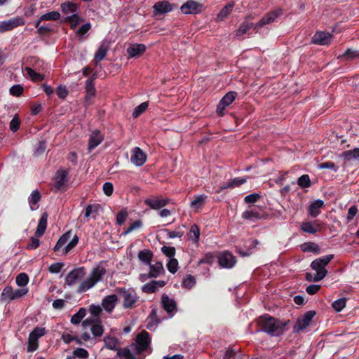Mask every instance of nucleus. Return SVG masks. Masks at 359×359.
I'll use <instances>...</instances> for the list:
<instances>
[{"label":"nucleus","instance_id":"f257e3e1","mask_svg":"<svg viewBox=\"0 0 359 359\" xmlns=\"http://www.w3.org/2000/svg\"><path fill=\"white\" fill-rule=\"evenodd\" d=\"M259 327L257 332H266L271 337H278L282 335L285 330L287 323L275 318L265 314L257 320Z\"/></svg>","mask_w":359,"mask_h":359},{"label":"nucleus","instance_id":"f03ea898","mask_svg":"<svg viewBox=\"0 0 359 359\" xmlns=\"http://www.w3.org/2000/svg\"><path fill=\"white\" fill-rule=\"evenodd\" d=\"M106 271L105 267L102 264L96 265L91 270L88 277L81 283L77 292L83 293L93 288L98 282L102 280Z\"/></svg>","mask_w":359,"mask_h":359},{"label":"nucleus","instance_id":"7ed1b4c3","mask_svg":"<svg viewBox=\"0 0 359 359\" xmlns=\"http://www.w3.org/2000/svg\"><path fill=\"white\" fill-rule=\"evenodd\" d=\"M334 258L333 255H327L316 259L313 260L310 266L316 272L313 277V281L318 282L323 280L327 274V271L325 266L332 261Z\"/></svg>","mask_w":359,"mask_h":359},{"label":"nucleus","instance_id":"20e7f679","mask_svg":"<svg viewBox=\"0 0 359 359\" xmlns=\"http://www.w3.org/2000/svg\"><path fill=\"white\" fill-rule=\"evenodd\" d=\"M116 291L123 299V307L124 309H132L135 307L139 297L133 289L116 288Z\"/></svg>","mask_w":359,"mask_h":359},{"label":"nucleus","instance_id":"39448f33","mask_svg":"<svg viewBox=\"0 0 359 359\" xmlns=\"http://www.w3.org/2000/svg\"><path fill=\"white\" fill-rule=\"evenodd\" d=\"M150 344L149 333L143 330L137 335L135 342L131 344L130 348L135 353H142L150 348Z\"/></svg>","mask_w":359,"mask_h":359},{"label":"nucleus","instance_id":"423d86ee","mask_svg":"<svg viewBox=\"0 0 359 359\" xmlns=\"http://www.w3.org/2000/svg\"><path fill=\"white\" fill-rule=\"evenodd\" d=\"M46 333L45 327H36L29 334L28 337L27 351L34 352L39 348V339Z\"/></svg>","mask_w":359,"mask_h":359},{"label":"nucleus","instance_id":"0eeeda50","mask_svg":"<svg viewBox=\"0 0 359 359\" xmlns=\"http://www.w3.org/2000/svg\"><path fill=\"white\" fill-rule=\"evenodd\" d=\"M84 327H90V331L94 337H101L104 332V327L100 319L87 318L82 323Z\"/></svg>","mask_w":359,"mask_h":359},{"label":"nucleus","instance_id":"6e6552de","mask_svg":"<svg viewBox=\"0 0 359 359\" xmlns=\"http://www.w3.org/2000/svg\"><path fill=\"white\" fill-rule=\"evenodd\" d=\"M69 172L67 170H58L54 177L53 187L55 191L66 190Z\"/></svg>","mask_w":359,"mask_h":359},{"label":"nucleus","instance_id":"1a4fd4ad","mask_svg":"<svg viewBox=\"0 0 359 359\" xmlns=\"http://www.w3.org/2000/svg\"><path fill=\"white\" fill-rule=\"evenodd\" d=\"M316 315L314 311H309L298 318L295 323L293 330L295 332H299L306 329L311 323L312 319Z\"/></svg>","mask_w":359,"mask_h":359},{"label":"nucleus","instance_id":"9d476101","mask_svg":"<svg viewBox=\"0 0 359 359\" xmlns=\"http://www.w3.org/2000/svg\"><path fill=\"white\" fill-rule=\"evenodd\" d=\"M203 5L194 0H189L180 7V11L183 14H198L203 11Z\"/></svg>","mask_w":359,"mask_h":359},{"label":"nucleus","instance_id":"9b49d317","mask_svg":"<svg viewBox=\"0 0 359 359\" xmlns=\"http://www.w3.org/2000/svg\"><path fill=\"white\" fill-rule=\"evenodd\" d=\"M86 274L84 267H79L71 271L66 276L65 281L67 285L72 286L81 280Z\"/></svg>","mask_w":359,"mask_h":359},{"label":"nucleus","instance_id":"f8f14e48","mask_svg":"<svg viewBox=\"0 0 359 359\" xmlns=\"http://www.w3.org/2000/svg\"><path fill=\"white\" fill-rule=\"evenodd\" d=\"M149 272L148 275H140V280L144 281L147 278H157L165 273V270L161 262H157L154 264H149Z\"/></svg>","mask_w":359,"mask_h":359},{"label":"nucleus","instance_id":"ddd939ff","mask_svg":"<svg viewBox=\"0 0 359 359\" xmlns=\"http://www.w3.org/2000/svg\"><path fill=\"white\" fill-rule=\"evenodd\" d=\"M22 297V288L14 290L11 286H6L2 293L1 299L4 301L10 302Z\"/></svg>","mask_w":359,"mask_h":359},{"label":"nucleus","instance_id":"4468645a","mask_svg":"<svg viewBox=\"0 0 359 359\" xmlns=\"http://www.w3.org/2000/svg\"><path fill=\"white\" fill-rule=\"evenodd\" d=\"M174 5L170 4L167 0L160 1L156 2L153 6L154 14L163 15L172 11L174 9Z\"/></svg>","mask_w":359,"mask_h":359},{"label":"nucleus","instance_id":"2eb2a0df","mask_svg":"<svg viewBox=\"0 0 359 359\" xmlns=\"http://www.w3.org/2000/svg\"><path fill=\"white\" fill-rule=\"evenodd\" d=\"M218 262L221 267L231 269L236 262L235 257L229 252H224L218 257Z\"/></svg>","mask_w":359,"mask_h":359},{"label":"nucleus","instance_id":"dca6fc26","mask_svg":"<svg viewBox=\"0 0 359 359\" xmlns=\"http://www.w3.org/2000/svg\"><path fill=\"white\" fill-rule=\"evenodd\" d=\"M281 10H278L266 14L257 23H255V30L258 32L260 27L273 22L275 19L281 14Z\"/></svg>","mask_w":359,"mask_h":359},{"label":"nucleus","instance_id":"f3484780","mask_svg":"<svg viewBox=\"0 0 359 359\" xmlns=\"http://www.w3.org/2000/svg\"><path fill=\"white\" fill-rule=\"evenodd\" d=\"M236 92H229L226 93L219 101L217 107V111L220 115L222 114V111L228 106H229L236 99Z\"/></svg>","mask_w":359,"mask_h":359},{"label":"nucleus","instance_id":"a211bd4d","mask_svg":"<svg viewBox=\"0 0 359 359\" xmlns=\"http://www.w3.org/2000/svg\"><path fill=\"white\" fill-rule=\"evenodd\" d=\"M22 25V19L20 18H11L0 23V33L11 31L14 28Z\"/></svg>","mask_w":359,"mask_h":359},{"label":"nucleus","instance_id":"6ab92c4d","mask_svg":"<svg viewBox=\"0 0 359 359\" xmlns=\"http://www.w3.org/2000/svg\"><path fill=\"white\" fill-rule=\"evenodd\" d=\"M161 304L164 310L170 315V317H172L177 311L175 301L168 295L163 294L161 297Z\"/></svg>","mask_w":359,"mask_h":359},{"label":"nucleus","instance_id":"aec40b11","mask_svg":"<svg viewBox=\"0 0 359 359\" xmlns=\"http://www.w3.org/2000/svg\"><path fill=\"white\" fill-rule=\"evenodd\" d=\"M118 302L116 294H110L104 297L102 300V307L107 313H111Z\"/></svg>","mask_w":359,"mask_h":359},{"label":"nucleus","instance_id":"412c9836","mask_svg":"<svg viewBox=\"0 0 359 359\" xmlns=\"http://www.w3.org/2000/svg\"><path fill=\"white\" fill-rule=\"evenodd\" d=\"M332 35L323 31L317 32L312 37V42L318 45H327L330 43Z\"/></svg>","mask_w":359,"mask_h":359},{"label":"nucleus","instance_id":"4be33fe9","mask_svg":"<svg viewBox=\"0 0 359 359\" xmlns=\"http://www.w3.org/2000/svg\"><path fill=\"white\" fill-rule=\"evenodd\" d=\"M147 160V156L139 147H135L133 150L130 161L136 166L142 165Z\"/></svg>","mask_w":359,"mask_h":359},{"label":"nucleus","instance_id":"5701e85b","mask_svg":"<svg viewBox=\"0 0 359 359\" xmlns=\"http://www.w3.org/2000/svg\"><path fill=\"white\" fill-rule=\"evenodd\" d=\"M103 135L101 134L100 130H93L88 140V150L91 151L103 141Z\"/></svg>","mask_w":359,"mask_h":359},{"label":"nucleus","instance_id":"b1692460","mask_svg":"<svg viewBox=\"0 0 359 359\" xmlns=\"http://www.w3.org/2000/svg\"><path fill=\"white\" fill-rule=\"evenodd\" d=\"M168 203V199L162 198H147L144 200V203L154 210H159L165 206Z\"/></svg>","mask_w":359,"mask_h":359},{"label":"nucleus","instance_id":"393cba45","mask_svg":"<svg viewBox=\"0 0 359 359\" xmlns=\"http://www.w3.org/2000/svg\"><path fill=\"white\" fill-rule=\"evenodd\" d=\"M146 48V46L142 43H134L131 44L126 51L130 57H135L143 54Z\"/></svg>","mask_w":359,"mask_h":359},{"label":"nucleus","instance_id":"a878e982","mask_svg":"<svg viewBox=\"0 0 359 359\" xmlns=\"http://www.w3.org/2000/svg\"><path fill=\"white\" fill-rule=\"evenodd\" d=\"M147 325L146 327L151 330L154 331L158 325L161 323V320L157 316V311L156 309H152L149 316L147 318Z\"/></svg>","mask_w":359,"mask_h":359},{"label":"nucleus","instance_id":"bb28decb","mask_svg":"<svg viewBox=\"0 0 359 359\" xmlns=\"http://www.w3.org/2000/svg\"><path fill=\"white\" fill-rule=\"evenodd\" d=\"M324 205V201L321 199L315 200L308 207V214L312 217H316L320 213V209Z\"/></svg>","mask_w":359,"mask_h":359},{"label":"nucleus","instance_id":"cd10ccee","mask_svg":"<svg viewBox=\"0 0 359 359\" xmlns=\"http://www.w3.org/2000/svg\"><path fill=\"white\" fill-rule=\"evenodd\" d=\"M165 284L164 280H152L142 286V291L146 293H154L158 288L163 287Z\"/></svg>","mask_w":359,"mask_h":359},{"label":"nucleus","instance_id":"c85d7f7f","mask_svg":"<svg viewBox=\"0 0 359 359\" xmlns=\"http://www.w3.org/2000/svg\"><path fill=\"white\" fill-rule=\"evenodd\" d=\"M60 8L62 14L65 15L66 17H69L72 14L77 13L79 7L77 4L72 2H65L60 5Z\"/></svg>","mask_w":359,"mask_h":359},{"label":"nucleus","instance_id":"c756f323","mask_svg":"<svg viewBox=\"0 0 359 359\" xmlns=\"http://www.w3.org/2000/svg\"><path fill=\"white\" fill-rule=\"evenodd\" d=\"M242 217L246 220L255 222L256 221L262 219L264 216L262 213H260L256 210H246L242 213Z\"/></svg>","mask_w":359,"mask_h":359},{"label":"nucleus","instance_id":"7c9ffc66","mask_svg":"<svg viewBox=\"0 0 359 359\" xmlns=\"http://www.w3.org/2000/svg\"><path fill=\"white\" fill-rule=\"evenodd\" d=\"M71 231H69L66 232L65 233L62 234L57 242L56 243L55 245L53 248V250L55 252H60L62 253V249L65 248V245L67 243V241L69 240L71 237Z\"/></svg>","mask_w":359,"mask_h":359},{"label":"nucleus","instance_id":"2f4dec72","mask_svg":"<svg viewBox=\"0 0 359 359\" xmlns=\"http://www.w3.org/2000/svg\"><path fill=\"white\" fill-rule=\"evenodd\" d=\"M41 199L40 192L36 189L34 190L29 197L28 198V203L32 210H36L38 209V203Z\"/></svg>","mask_w":359,"mask_h":359},{"label":"nucleus","instance_id":"473e14b6","mask_svg":"<svg viewBox=\"0 0 359 359\" xmlns=\"http://www.w3.org/2000/svg\"><path fill=\"white\" fill-rule=\"evenodd\" d=\"M248 178V177H235V178L229 180L225 184H224L222 187V189L239 187L240 185L245 184L247 182Z\"/></svg>","mask_w":359,"mask_h":359},{"label":"nucleus","instance_id":"72a5a7b5","mask_svg":"<svg viewBox=\"0 0 359 359\" xmlns=\"http://www.w3.org/2000/svg\"><path fill=\"white\" fill-rule=\"evenodd\" d=\"M108 50V46L105 45L104 43H102L94 55V60L96 62V64H97L104 58L107 53Z\"/></svg>","mask_w":359,"mask_h":359},{"label":"nucleus","instance_id":"f704fd0d","mask_svg":"<svg viewBox=\"0 0 359 359\" xmlns=\"http://www.w3.org/2000/svg\"><path fill=\"white\" fill-rule=\"evenodd\" d=\"M64 21L69 23L71 29H75L78 25L83 21V18L76 13L69 15V17H65Z\"/></svg>","mask_w":359,"mask_h":359},{"label":"nucleus","instance_id":"c9c22d12","mask_svg":"<svg viewBox=\"0 0 359 359\" xmlns=\"http://www.w3.org/2000/svg\"><path fill=\"white\" fill-rule=\"evenodd\" d=\"M300 249L304 252H311L319 253L320 248L318 244L313 242H306L300 245Z\"/></svg>","mask_w":359,"mask_h":359},{"label":"nucleus","instance_id":"e433bc0d","mask_svg":"<svg viewBox=\"0 0 359 359\" xmlns=\"http://www.w3.org/2000/svg\"><path fill=\"white\" fill-rule=\"evenodd\" d=\"M105 347L109 350H118L119 344L118 339L111 336H107L104 338Z\"/></svg>","mask_w":359,"mask_h":359},{"label":"nucleus","instance_id":"4c0bfd02","mask_svg":"<svg viewBox=\"0 0 359 359\" xmlns=\"http://www.w3.org/2000/svg\"><path fill=\"white\" fill-rule=\"evenodd\" d=\"M137 257L141 262H144L147 265H149L151 264L153 257V253L149 250H144L138 252Z\"/></svg>","mask_w":359,"mask_h":359},{"label":"nucleus","instance_id":"58836bf2","mask_svg":"<svg viewBox=\"0 0 359 359\" xmlns=\"http://www.w3.org/2000/svg\"><path fill=\"white\" fill-rule=\"evenodd\" d=\"M201 231L198 225L193 224L188 233L189 238L194 241V243L198 244L200 239Z\"/></svg>","mask_w":359,"mask_h":359},{"label":"nucleus","instance_id":"ea45409f","mask_svg":"<svg viewBox=\"0 0 359 359\" xmlns=\"http://www.w3.org/2000/svg\"><path fill=\"white\" fill-rule=\"evenodd\" d=\"M47 227V217L46 215H43L38 224L37 229L35 231V236L41 237L43 235Z\"/></svg>","mask_w":359,"mask_h":359},{"label":"nucleus","instance_id":"a19ab883","mask_svg":"<svg viewBox=\"0 0 359 359\" xmlns=\"http://www.w3.org/2000/svg\"><path fill=\"white\" fill-rule=\"evenodd\" d=\"M234 4L232 1L229 2L218 13L217 18L220 20L225 19L231 13Z\"/></svg>","mask_w":359,"mask_h":359},{"label":"nucleus","instance_id":"79ce46f5","mask_svg":"<svg viewBox=\"0 0 359 359\" xmlns=\"http://www.w3.org/2000/svg\"><path fill=\"white\" fill-rule=\"evenodd\" d=\"M301 229L306 233L315 234L318 231V226L315 224V222H304L301 224Z\"/></svg>","mask_w":359,"mask_h":359},{"label":"nucleus","instance_id":"37998d69","mask_svg":"<svg viewBox=\"0 0 359 359\" xmlns=\"http://www.w3.org/2000/svg\"><path fill=\"white\" fill-rule=\"evenodd\" d=\"M341 157L347 161L359 159V148L344 151Z\"/></svg>","mask_w":359,"mask_h":359},{"label":"nucleus","instance_id":"c03bdc74","mask_svg":"<svg viewBox=\"0 0 359 359\" xmlns=\"http://www.w3.org/2000/svg\"><path fill=\"white\" fill-rule=\"evenodd\" d=\"M255 23H248V22H243L241 24L240 27L236 31V35L238 37H240L245 34L249 29H255Z\"/></svg>","mask_w":359,"mask_h":359},{"label":"nucleus","instance_id":"a18cd8bd","mask_svg":"<svg viewBox=\"0 0 359 359\" xmlns=\"http://www.w3.org/2000/svg\"><path fill=\"white\" fill-rule=\"evenodd\" d=\"M86 315V309L85 308H80L79 310L74 314L71 318V323L74 325H77L80 323L81 320Z\"/></svg>","mask_w":359,"mask_h":359},{"label":"nucleus","instance_id":"49530a36","mask_svg":"<svg viewBox=\"0 0 359 359\" xmlns=\"http://www.w3.org/2000/svg\"><path fill=\"white\" fill-rule=\"evenodd\" d=\"M79 240V236L77 235H74L71 241L62 249V253H61V255H67L78 244Z\"/></svg>","mask_w":359,"mask_h":359},{"label":"nucleus","instance_id":"de8ad7c7","mask_svg":"<svg viewBox=\"0 0 359 359\" xmlns=\"http://www.w3.org/2000/svg\"><path fill=\"white\" fill-rule=\"evenodd\" d=\"M89 312L91 315L89 318L100 319V316L102 312V307L100 305L91 304L89 306Z\"/></svg>","mask_w":359,"mask_h":359},{"label":"nucleus","instance_id":"09e8293b","mask_svg":"<svg viewBox=\"0 0 359 359\" xmlns=\"http://www.w3.org/2000/svg\"><path fill=\"white\" fill-rule=\"evenodd\" d=\"M117 355L120 359H135L131 350L128 348H118Z\"/></svg>","mask_w":359,"mask_h":359},{"label":"nucleus","instance_id":"8fccbe9b","mask_svg":"<svg viewBox=\"0 0 359 359\" xmlns=\"http://www.w3.org/2000/svg\"><path fill=\"white\" fill-rule=\"evenodd\" d=\"M25 71L27 72L28 76L31 79L32 81L34 82H38L43 80V76L39 73L36 72L31 67H27L25 68Z\"/></svg>","mask_w":359,"mask_h":359},{"label":"nucleus","instance_id":"3c124183","mask_svg":"<svg viewBox=\"0 0 359 359\" xmlns=\"http://www.w3.org/2000/svg\"><path fill=\"white\" fill-rule=\"evenodd\" d=\"M94 78L90 77L86 80V91L88 96L93 97L95 94V88L93 83Z\"/></svg>","mask_w":359,"mask_h":359},{"label":"nucleus","instance_id":"603ef678","mask_svg":"<svg viewBox=\"0 0 359 359\" xmlns=\"http://www.w3.org/2000/svg\"><path fill=\"white\" fill-rule=\"evenodd\" d=\"M297 184L302 188H309L311 186L310 177L308 175H303L297 180Z\"/></svg>","mask_w":359,"mask_h":359},{"label":"nucleus","instance_id":"864d4df0","mask_svg":"<svg viewBox=\"0 0 359 359\" xmlns=\"http://www.w3.org/2000/svg\"><path fill=\"white\" fill-rule=\"evenodd\" d=\"M207 198V196L203 194L199 195L194 200H193L191 203V207L192 208H199L202 206V205L205 203Z\"/></svg>","mask_w":359,"mask_h":359},{"label":"nucleus","instance_id":"5fc2aeb1","mask_svg":"<svg viewBox=\"0 0 359 359\" xmlns=\"http://www.w3.org/2000/svg\"><path fill=\"white\" fill-rule=\"evenodd\" d=\"M359 57V50L348 49L344 54L338 57H342L346 60H353Z\"/></svg>","mask_w":359,"mask_h":359},{"label":"nucleus","instance_id":"6e6d98bb","mask_svg":"<svg viewBox=\"0 0 359 359\" xmlns=\"http://www.w3.org/2000/svg\"><path fill=\"white\" fill-rule=\"evenodd\" d=\"M60 14L57 11H51L41 15L40 20H57L60 18Z\"/></svg>","mask_w":359,"mask_h":359},{"label":"nucleus","instance_id":"4d7b16f0","mask_svg":"<svg viewBox=\"0 0 359 359\" xmlns=\"http://www.w3.org/2000/svg\"><path fill=\"white\" fill-rule=\"evenodd\" d=\"M346 298H340L333 302L332 307L337 312H340L346 306Z\"/></svg>","mask_w":359,"mask_h":359},{"label":"nucleus","instance_id":"13d9d810","mask_svg":"<svg viewBox=\"0 0 359 359\" xmlns=\"http://www.w3.org/2000/svg\"><path fill=\"white\" fill-rule=\"evenodd\" d=\"M149 104L147 102H144L141 103L140 105L137 106L133 112V116L134 118L138 117L141 115L145 110L147 109Z\"/></svg>","mask_w":359,"mask_h":359},{"label":"nucleus","instance_id":"bf43d9fd","mask_svg":"<svg viewBox=\"0 0 359 359\" xmlns=\"http://www.w3.org/2000/svg\"><path fill=\"white\" fill-rule=\"evenodd\" d=\"M196 284V279L195 278L191 275L187 276L182 282V286L184 288L190 289L193 287Z\"/></svg>","mask_w":359,"mask_h":359},{"label":"nucleus","instance_id":"052dcab7","mask_svg":"<svg viewBox=\"0 0 359 359\" xmlns=\"http://www.w3.org/2000/svg\"><path fill=\"white\" fill-rule=\"evenodd\" d=\"M167 269L171 273H175L178 270V261L175 259H169L167 263Z\"/></svg>","mask_w":359,"mask_h":359},{"label":"nucleus","instance_id":"680f3d73","mask_svg":"<svg viewBox=\"0 0 359 359\" xmlns=\"http://www.w3.org/2000/svg\"><path fill=\"white\" fill-rule=\"evenodd\" d=\"M261 196L258 193H253L249 195H247L244 198V202L248 204H253L256 203L259 198Z\"/></svg>","mask_w":359,"mask_h":359},{"label":"nucleus","instance_id":"e2e57ef3","mask_svg":"<svg viewBox=\"0 0 359 359\" xmlns=\"http://www.w3.org/2000/svg\"><path fill=\"white\" fill-rule=\"evenodd\" d=\"M161 251L169 259L174 258L175 255V248L174 247L163 246Z\"/></svg>","mask_w":359,"mask_h":359},{"label":"nucleus","instance_id":"0e129e2a","mask_svg":"<svg viewBox=\"0 0 359 359\" xmlns=\"http://www.w3.org/2000/svg\"><path fill=\"white\" fill-rule=\"evenodd\" d=\"M319 169H330L334 172L338 170V166L331 161L325 162L318 165Z\"/></svg>","mask_w":359,"mask_h":359},{"label":"nucleus","instance_id":"69168bd1","mask_svg":"<svg viewBox=\"0 0 359 359\" xmlns=\"http://www.w3.org/2000/svg\"><path fill=\"white\" fill-rule=\"evenodd\" d=\"M20 125V120L18 117V115L16 114L14 116V117L13 118V119L11 120V121L10 123V129L13 132H15L19 129Z\"/></svg>","mask_w":359,"mask_h":359},{"label":"nucleus","instance_id":"338daca9","mask_svg":"<svg viewBox=\"0 0 359 359\" xmlns=\"http://www.w3.org/2000/svg\"><path fill=\"white\" fill-rule=\"evenodd\" d=\"M63 266L64 264L62 262H55L49 266L48 271L51 273H58L61 271Z\"/></svg>","mask_w":359,"mask_h":359},{"label":"nucleus","instance_id":"774afa93","mask_svg":"<svg viewBox=\"0 0 359 359\" xmlns=\"http://www.w3.org/2000/svg\"><path fill=\"white\" fill-rule=\"evenodd\" d=\"M9 92L11 95L19 97L22 95V86L20 84L14 85L10 88Z\"/></svg>","mask_w":359,"mask_h":359}]
</instances>
